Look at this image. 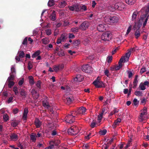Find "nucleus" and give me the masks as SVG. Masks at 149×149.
<instances>
[{
  "label": "nucleus",
  "instance_id": "12",
  "mask_svg": "<svg viewBox=\"0 0 149 149\" xmlns=\"http://www.w3.org/2000/svg\"><path fill=\"white\" fill-rule=\"evenodd\" d=\"M56 15L55 11L54 10H53L52 11L51 14L49 17V18L51 20L53 21H54L56 19Z\"/></svg>",
  "mask_w": 149,
  "mask_h": 149
},
{
  "label": "nucleus",
  "instance_id": "55",
  "mask_svg": "<svg viewBox=\"0 0 149 149\" xmlns=\"http://www.w3.org/2000/svg\"><path fill=\"white\" fill-rule=\"evenodd\" d=\"M33 67L32 62L31 61H29L28 64V68L29 70L31 69Z\"/></svg>",
  "mask_w": 149,
  "mask_h": 149
},
{
  "label": "nucleus",
  "instance_id": "47",
  "mask_svg": "<svg viewBox=\"0 0 149 149\" xmlns=\"http://www.w3.org/2000/svg\"><path fill=\"white\" fill-rule=\"evenodd\" d=\"M138 13L136 12H134L132 16V21L135 19Z\"/></svg>",
  "mask_w": 149,
  "mask_h": 149
},
{
  "label": "nucleus",
  "instance_id": "20",
  "mask_svg": "<svg viewBox=\"0 0 149 149\" xmlns=\"http://www.w3.org/2000/svg\"><path fill=\"white\" fill-rule=\"evenodd\" d=\"M36 135L34 133H32L30 135L31 140L33 142H35L36 140Z\"/></svg>",
  "mask_w": 149,
  "mask_h": 149
},
{
  "label": "nucleus",
  "instance_id": "24",
  "mask_svg": "<svg viewBox=\"0 0 149 149\" xmlns=\"http://www.w3.org/2000/svg\"><path fill=\"white\" fill-rule=\"evenodd\" d=\"M70 114L74 118L76 117L77 116L79 115L77 110H74L71 111Z\"/></svg>",
  "mask_w": 149,
  "mask_h": 149
},
{
  "label": "nucleus",
  "instance_id": "60",
  "mask_svg": "<svg viewBox=\"0 0 149 149\" xmlns=\"http://www.w3.org/2000/svg\"><path fill=\"white\" fill-rule=\"evenodd\" d=\"M102 25L101 24H99L97 27V30L100 32H102V28L101 26Z\"/></svg>",
  "mask_w": 149,
  "mask_h": 149
},
{
  "label": "nucleus",
  "instance_id": "9",
  "mask_svg": "<svg viewBox=\"0 0 149 149\" xmlns=\"http://www.w3.org/2000/svg\"><path fill=\"white\" fill-rule=\"evenodd\" d=\"M89 26V23L86 22L82 23L79 26L80 29L82 30H86Z\"/></svg>",
  "mask_w": 149,
  "mask_h": 149
},
{
  "label": "nucleus",
  "instance_id": "25",
  "mask_svg": "<svg viewBox=\"0 0 149 149\" xmlns=\"http://www.w3.org/2000/svg\"><path fill=\"white\" fill-rule=\"evenodd\" d=\"M125 3L130 5H132L135 2V0H125Z\"/></svg>",
  "mask_w": 149,
  "mask_h": 149
},
{
  "label": "nucleus",
  "instance_id": "22",
  "mask_svg": "<svg viewBox=\"0 0 149 149\" xmlns=\"http://www.w3.org/2000/svg\"><path fill=\"white\" fill-rule=\"evenodd\" d=\"M27 93L26 92L25 90L23 89H22L20 91V95L23 96L24 98L26 97Z\"/></svg>",
  "mask_w": 149,
  "mask_h": 149
},
{
  "label": "nucleus",
  "instance_id": "35",
  "mask_svg": "<svg viewBox=\"0 0 149 149\" xmlns=\"http://www.w3.org/2000/svg\"><path fill=\"white\" fill-rule=\"evenodd\" d=\"M141 26V25L139 24H136L135 23L134 25L133 26V29L134 30H136V29H139L140 28Z\"/></svg>",
  "mask_w": 149,
  "mask_h": 149
},
{
  "label": "nucleus",
  "instance_id": "36",
  "mask_svg": "<svg viewBox=\"0 0 149 149\" xmlns=\"http://www.w3.org/2000/svg\"><path fill=\"white\" fill-rule=\"evenodd\" d=\"M74 11L78 12L80 11V6L78 4L74 5Z\"/></svg>",
  "mask_w": 149,
  "mask_h": 149
},
{
  "label": "nucleus",
  "instance_id": "53",
  "mask_svg": "<svg viewBox=\"0 0 149 149\" xmlns=\"http://www.w3.org/2000/svg\"><path fill=\"white\" fill-rule=\"evenodd\" d=\"M11 72L10 74H12L15 75L16 74V71L15 68L12 67L11 68Z\"/></svg>",
  "mask_w": 149,
  "mask_h": 149
},
{
  "label": "nucleus",
  "instance_id": "54",
  "mask_svg": "<svg viewBox=\"0 0 149 149\" xmlns=\"http://www.w3.org/2000/svg\"><path fill=\"white\" fill-rule=\"evenodd\" d=\"M104 73L105 75L107 77H109V76L110 75L109 71L107 69H106L104 70Z\"/></svg>",
  "mask_w": 149,
  "mask_h": 149
},
{
  "label": "nucleus",
  "instance_id": "64",
  "mask_svg": "<svg viewBox=\"0 0 149 149\" xmlns=\"http://www.w3.org/2000/svg\"><path fill=\"white\" fill-rule=\"evenodd\" d=\"M53 68L54 70L56 72L58 71L59 70L58 65H54Z\"/></svg>",
  "mask_w": 149,
  "mask_h": 149
},
{
  "label": "nucleus",
  "instance_id": "57",
  "mask_svg": "<svg viewBox=\"0 0 149 149\" xmlns=\"http://www.w3.org/2000/svg\"><path fill=\"white\" fill-rule=\"evenodd\" d=\"M131 54L130 52H129V51H128V52H127L126 54L125 58H126V59L127 61L128 60V59L131 55Z\"/></svg>",
  "mask_w": 149,
  "mask_h": 149
},
{
  "label": "nucleus",
  "instance_id": "51",
  "mask_svg": "<svg viewBox=\"0 0 149 149\" xmlns=\"http://www.w3.org/2000/svg\"><path fill=\"white\" fill-rule=\"evenodd\" d=\"M80 10H82V11H85L87 10L86 6L85 5H83L82 6H80Z\"/></svg>",
  "mask_w": 149,
  "mask_h": 149
},
{
  "label": "nucleus",
  "instance_id": "38",
  "mask_svg": "<svg viewBox=\"0 0 149 149\" xmlns=\"http://www.w3.org/2000/svg\"><path fill=\"white\" fill-rule=\"evenodd\" d=\"M135 95L137 96H142V91H136L134 92Z\"/></svg>",
  "mask_w": 149,
  "mask_h": 149
},
{
  "label": "nucleus",
  "instance_id": "27",
  "mask_svg": "<svg viewBox=\"0 0 149 149\" xmlns=\"http://www.w3.org/2000/svg\"><path fill=\"white\" fill-rule=\"evenodd\" d=\"M108 9L109 11L111 12L114 11L116 10V8L115 7V5H114V6H109L108 7Z\"/></svg>",
  "mask_w": 149,
  "mask_h": 149
},
{
  "label": "nucleus",
  "instance_id": "52",
  "mask_svg": "<svg viewBox=\"0 0 149 149\" xmlns=\"http://www.w3.org/2000/svg\"><path fill=\"white\" fill-rule=\"evenodd\" d=\"M145 11V14L146 15H149L148 13H149V6H147L145 9H143V10H144ZM143 10V9H142V10Z\"/></svg>",
  "mask_w": 149,
  "mask_h": 149
},
{
  "label": "nucleus",
  "instance_id": "46",
  "mask_svg": "<svg viewBox=\"0 0 149 149\" xmlns=\"http://www.w3.org/2000/svg\"><path fill=\"white\" fill-rule=\"evenodd\" d=\"M3 118L5 121H7L8 120L9 117L7 114L5 113L3 115Z\"/></svg>",
  "mask_w": 149,
  "mask_h": 149
},
{
  "label": "nucleus",
  "instance_id": "39",
  "mask_svg": "<svg viewBox=\"0 0 149 149\" xmlns=\"http://www.w3.org/2000/svg\"><path fill=\"white\" fill-rule=\"evenodd\" d=\"M139 88H140L141 90L142 91H144L146 89V86L142 82L140 84Z\"/></svg>",
  "mask_w": 149,
  "mask_h": 149
},
{
  "label": "nucleus",
  "instance_id": "21",
  "mask_svg": "<svg viewBox=\"0 0 149 149\" xmlns=\"http://www.w3.org/2000/svg\"><path fill=\"white\" fill-rule=\"evenodd\" d=\"M102 111L97 116V122L100 123L101 122L102 119Z\"/></svg>",
  "mask_w": 149,
  "mask_h": 149
},
{
  "label": "nucleus",
  "instance_id": "10",
  "mask_svg": "<svg viewBox=\"0 0 149 149\" xmlns=\"http://www.w3.org/2000/svg\"><path fill=\"white\" fill-rule=\"evenodd\" d=\"M118 18L116 16H110V24L112 23H116L118 22Z\"/></svg>",
  "mask_w": 149,
  "mask_h": 149
},
{
  "label": "nucleus",
  "instance_id": "33",
  "mask_svg": "<svg viewBox=\"0 0 149 149\" xmlns=\"http://www.w3.org/2000/svg\"><path fill=\"white\" fill-rule=\"evenodd\" d=\"M19 56V57L21 58H23L25 56V54L24 52L20 51L18 52V53Z\"/></svg>",
  "mask_w": 149,
  "mask_h": 149
},
{
  "label": "nucleus",
  "instance_id": "11",
  "mask_svg": "<svg viewBox=\"0 0 149 149\" xmlns=\"http://www.w3.org/2000/svg\"><path fill=\"white\" fill-rule=\"evenodd\" d=\"M9 136L11 140L16 141L18 139V136L15 133H12L9 135Z\"/></svg>",
  "mask_w": 149,
  "mask_h": 149
},
{
  "label": "nucleus",
  "instance_id": "49",
  "mask_svg": "<svg viewBox=\"0 0 149 149\" xmlns=\"http://www.w3.org/2000/svg\"><path fill=\"white\" fill-rule=\"evenodd\" d=\"M127 61L126 59V58H125L124 56H122L119 62L122 63L123 62H125V61Z\"/></svg>",
  "mask_w": 149,
  "mask_h": 149
},
{
  "label": "nucleus",
  "instance_id": "56",
  "mask_svg": "<svg viewBox=\"0 0 149 149\" xmlns=\"http://www.w3.org/2000/svg\"><path fill=\"white\" fill-rule=\"evenodd\" d=\"M13 91L14 92L15 95H17L18 93V88L17 87L14 86L13 88Z\"/></svg>",
  "mask_w": 149,
  "mask_h": 149
},
{
  "label": "nucleus",
  "instance_id": "40",
  "mask_svg": "<svg viewBox=\"0 0 149 149\" xmlns=\"http://www.w3.org/2000/svg\"><path fill=\"white\" fill-rule=\"evenodd\" d=\"M54 141H51L49 142V144L50 145L48 146V148L51 149H52L54 148Z\"/></svg>",
  "mask_w": 149,
  "mask_h": 149
},
{
  "label": "nucleus",
  "instance_id": "3",
  "mask_svg": "<svg viewBox=\"0 0 149 149\" xmlns=\"http://www.w3.org/2000/svg\"><path fill=\"white\" fill-rule=\"evenodd\" d=\"M101 79L100 77H98L97 79L94 81L93 84L97 88H101L102 87V82L100 81Z\"/></svg>",
  "mask_w": 149,
  "mask_h": 149
},
{
  "label": "nucleus",
  "instance_id": "4",
  "mask_svg": "<svg viewBox=\"0 0 149 149\" xmlns=\"http://www.w3.org/2000/svg\"><path fill=\"white\" fill-rule=\"evenodd\" d=\"M149 15H147L145 14H144L141 16L140 20L143 22L144 21L143 24V27H145L146 25L147 22L149 18Z\"/></svg>",
  "mask_w": 149,
  "mask_h": 149
},
{
  "label": "nucleus",
  "instance_id": "26",
  "mask_svg": "<svg viewBox=\"0 0 149 149\" xmlns=\"http://www.w3.org/2000/svg\"><path fill=\"white\" fill-rule=\"evenodd\" d=\"M59 38L61 40L62 42H64L67 39V38L65 34H61Z\"/></svg>",
  "mask_w": 149,
  "mask_h": 149
},
{
  "label": "nucleus",
  "instance_id": "48",
  "mask_svg": "<svg viewBox=\"0 0 149 149\" xmlns=\"http://www.w3.org/2000/svg\"><path fill=\"white\" fill-rule=\"evenodd\" d=\"M41 82L40 80L38 81L36 83V86L39 89L41 88Z\"/></svg>",
  "mask_w": 149,
  "mask_h": 149
},
{
  "label": "nucleus",
  "instance_id": "30",
  "mask_svg": "<svg viewBox=\"0 0 149 149\" xmlns=\"http://www.w3.org/2000/svg\"><path fill=\"white\" fill-rule=\"evenodd\" d=\"M113 139H111L109 140L108 142H107V143H105L104 144L106 145V146L105 147L104 149H107L109 147V145H110L111 143L113 141Z\"/></svg>",
  "mask_w": 149,
  "mask_h": 149
},
{
  "label": "nucleus",
  "instance_id": "50",
  "mask_svg": "<svg viewBox=\"0 0 149 149\" xmlns=\"http://www.w3.org/2000/svg\"><path fill=\"white\" fill-rule=\"evenodd\" d=\"M133 102L134 105L136 106L139 104V101H138L135 98L133 100Z\"/></svg>",
  "mask_w": 149,
  "mask_h": 149
},
{
  "label": "nucleus",
  "instance_id": "31",
  "mask_svg": "<svg viewBox=\"0 0 149 149\" xmlns=\"http://www.w3.org/2000/svg\"><path fill=\"white\" fill-rule=\"evenodd\" d=\"M40 52H41L40 50H38L36 51V52L33 54L32 55V58L36 57V56H38L40 54Z\"/></svg>",
  "mask_w": 149,
  "mask_h": 149
},
{
  "label": "nucleus",
  "instance_id": "6",
  "mask_svg": "<svg viewBox=\"0 0 149 149\" xmlns=\"http://www.w3.org/2000/svg\"><path fill=\"white\" fill-rule=\"evenodd\" d=\"M74 118L70 114H68L65 118V120L67 123H72L74 121Z\"/></svg>",
  "mask_w": 149,
  "mask_h": 149
},
{
  "label": "nucleus",
  "instance_id": "16",
  "mask_svg": "<svg viewBox=\"0 0 149 149\" xmlns=\"http://www.w3.org/2000/svg\"><path fill=\"white\" fill-rule=\"evenodd\" d=\"M28 113V109L27 108H25L24 110L23 113L22 118L24 120H26L27 119V115Z\"/></svg>",
  "mask_w": 149,
  "mask_h": 149
},
{
  "label": "nucleus",
  "instance_id": "42",
  "mask_svg": "<svg viewBox=\"0 0 149 149\" xmlns=\"http://www.w3.org/2000/svg\"><path fill=\"white\" fill-rule=\"evenodd\" d=\"M57 54L59 56H64L65 55L64 51L63 50H61L60 51H59L58 52Z\"/></svg>",
  "mask_w": 149,
  "mask_h": 149
},
{
  "label": "nucleus",
  "instance_id": "61",
  "mask_svg": "<svg viewBox=\"0 0 149 149\" xmlns=\"http://www.w3.org/2000/svg\"><path fill=\"white\" fill-rule=\"evenodd\" d=\"M43 105L44 107H46L47 108H48L50 107V105L46 102H43Z\"/></svg>",
  "mask_w": 149,
  "mask_h": 149
},
{
  "label": "nucleus",
  "instance_id": "45",
  "mask_svg": "<svg viewBox=\"0 0 149 149\" xmlns=\"http://www.w3.org/2000/svg\"><path fill=\"white\" fill-rule=\"evenodd\" d=\"M112 59V56H108L107 58V61L109 63H110L111 62Z\"/></svg>",
  "mask_w": 149,
  "mask_h": 149
},
{
  "label": "nucleus",
  "instance_id": "32",
  "mask_svg": "<svg viewBox=\"0 0 149 149\" xmlns=\"http://www.w3.org/2000/svg\"><path fill=\"white\" fill-rule=\"evenodd\" d=\"M134 35L136 39H137L140 36V33L139 29H136L134 33Z\"/></svg>",
  "mask_w": 149,
  "mask_h": 149
},
{
  "label": "nucleus",
  "instance_id": "2",
  "mask_svg": "<svg viewBox=\"0 0 149 149\" xmlns=\"http://www.w3.org/2000/svg\"><path fill=\"white\" fill-rule=\"evenodd\" d=\"M103 36L104 37V39H103V41H110L112 37V34L109 31L105 32H103Z\"/></svg>",
  "mask_w": 149,
  "mask_h": 149
},
{
  "label": "nucleus",
  "instance_id": "28",
  "mask_svg": "<svg viewBox=\"0 0 149 149\" xmlns=\"http://www.w3.org/2000/svg\"><path fill=\"white\" fill-rule=\"evenodd\" d=\"M29 84L31 85H33L34 84V78L32 76H30L29 77Z\"/></svg>",
  "mask_w": 149,
  "mask_h": 149
},
{
  "label": "nucleus",
  "instance_id": "1",
  "mask_svg": "<svg viewBox=\"0 0 149 149\" xmlns=\"http://www.w3.org/2000/svg\"><path fill=\"white\" fill-rule=\"evenodd\" d=\"M79 131L77 127L72 126L69 128L67 131L68 134L71 135H76L79 132Z\"/></svg>",
  "mask_w": 149,
  "mask_h": 149
},
{
  "label": "nucleus",
  "instance_id": "43",
  "mask_svg": "<svg viewBox=\"0 0 149 149\" xmlns=\"http://www.w3.org/2000/svg\"><path fill=\"white\" fill-rule=\"evenodd\" d=\"M80 43V41L79 40H74L73 44L75 46H78Z\"/></svg>",
  "mask_w": 149,
  "mask_h": 149
},
{
  "label": "nucleus",
  "instance_id": "14",
  "mask_svg": "<svg viewBox=\"0 0 149 149\" xmlns=\"http://www.w3.org/2000/svg\"><path fill=\"white\" fill-rule=\"evenodd\" d=\"M138 77V75H136L134 78V81L133 82V86L132 87V88H135L137 86V84L138 82V81L137 80Z\"/></svg>",
  "mask_w": 149,
  "mask_h": 149
},
{
  "label": "nucleus",
  "instance_id": "7",
  "mask_svg": "<svg viewBox=\"0 0 149 149\" xmlns=\"http://www.w3.org/2000/svg\"><path fill=\"white\" fill-rule=\"evenodd\" d=\"M81 69L83 72L88 73H90L92 70L91 67L88 65H83L82 66Z\"/></svg>",
  "mask_w": 149,
  "mask_h": 149
},
{
  "label": "nucleus",
  "instance_id": "29",
  "mask_svg": "<svg viewBox=\"0 0 149 149\" xmlns=\"http://www.w3.org/2000/svg\"><path fill=\"white\" fill-rule=\"evenodd\" d=\"M19 122L16 120H15L11 123V125L13 127H16L18 124Z\"/></svg>",
  "mask_w": 149,
  "mask_h": 149
},
{
  "label": "nucleus",
  "instance_id": "41",
  "mask_svg": "<svg viewBox=\"0 0 149 149\" xmlns=\"http://www.w3.org/2000/svg\"><path fill=\"white\" fill-rule=\"evenodd\" d=\"M146 109H144L140 113V118L141 119L143 118V115H146Z\"/></svg>",
  "mask_w": 149,
  "mask_h": 149
},
{
  "label": "nucleus",
  "instance_id": "59",
  "mask_svg": "<svg viewBox=\"0 0 149 149\" xmlns=\"http://www.w3.org/2000/svg\"><path fill=\"white\" fill-rule=\"evenodd\" d=\"M96 124V122L95 121H94V120H93V122H92L91 123V124L90 125L91 127V128H94L95 127Z\"/></svg>",
  "mask_w": 149,
  "mask_h": 149
},
{
  "label": "nucleus",
  "instance_id": "23",
  "mask_svg": "<svg viewBox=\"0 0 149 149\" xmlns=\"http://www.w3.org/2000/svg\"><path fill=\"white\" fill-rule=\"evenodd\" d=\"M15 75L12 74H10V76L7 80V81H13L15 78Z\"/></svg>",
  "mask_w": 149,
  "mask_h": 149
},
{
  "label": "nucleus",
  "instance_id": "58",
  "mask_svg": "<svg viewBox=\"0 0 149 149\" xmlns=\"http://www.w3.org/2000/svg\"><path fill=\"white\" fill-rule=\"evenodd\" d=\"M24 81V78H22L18 82V84L20 86H22L23 84Z\"/></svg>",
  "mask_w": 149,
  "mask_h": 149
},
{
  "label": "nucleus",
  "instance_id": "19",
  "mask_svg": "<svg viewBox=\"0 0 149 149\" xmlns=\"http://www.w3.org/2000/svg\"><path fill=\"white\" fill-rule=\"evenodd\" d=\"M72 98L70 97H67L64 100L65 102L68 104H69L72 102Z\"/></svg>",
  "mask_w": 149,
  "mask_h": 149
},
{
  "label": "nucleus",
  "instance_id": "15",
  "mask_svg": "<svg viewBox=\"0 0 149 149\" xmlns=\"http://www.w3.org/2000/svg\"><path fill=\"white\" fill-rule=\"evenodd\" d=\"M41 122L40 120L37 118L35 119L34 123L37 128L40 127L42 125Z\"/></svg>",
  "mask_w": 149,
  "mask_h": 149
},
{
  "label": "nucleus",
  "instance_id": "8",
  "mask_svg": "<svg viewBox=\"0 0 149 149\" xmlns=\"http://www.w3.org/2000/svg\"><path fill=\"white\" fill-rule=\"evenodd\" d=\"M115 7L116 10L121 11L123 10L125 8V5L123 3H116Z\"/></svg>",
  "mask_w": 149,
  "mask_h": 149
},
{
  "label": "nucleus",
  "instance_id": "62",
  "mask_svg": "<svg viewBox=\"0 0 149 149\" xmlns=\"http://www.w3.org/2000/svg\"><path fill=\"white\" fill-rule=\"evenodd\" d=\"M127 74H128V77L129 78H131L133 76V73L131 71H128Z\"/></svg>",
  "mask_w": 149,
  "mask_h": 149
},
{
  "label": "nucleus",
  "instance_id": "44",
  "mask_svg": "<svg viewBox=\"0 0 149 149\" xmlns=\"http://www.w3.org/2000/svg\"><path fill=\"white\" fill-rule=\"evenodd\" d=\"M8 83V87L9 88H11L15 84V82L13 81H7Z\"/></svg>",
  "mask_w": 149,
  "mask_h": 149
},
{
  "label": "nucleus",
  "instance_id": "34",
  "mask_svg": "<svg viewBox=\"0 0 149 149\" xmlns=\"http://www.w3.org/2000/svg\"><path fill=\"white\" fill-rule=\"evenodd\" d=\"M80 29L79 27H76L72 28L71 29V31L72 32L75 33L78 32L79 30Z\"/></svg>",
  "mask_w": 149,
  "mask_h": 149
},
{
  "label": "nucleus",
  "instance_id": "13",
  "mask_svg": "<svg viewBox=\"0 0 149 149\" xmlns=\"http://www.w3.org/2000/svg\"><path fill=\"white\" fill-rule=\"evenodd\" d=\"M77 110L79 115L84 113L86 111V109L84 107H81L78 109Z\"/></svg>",
  "mask_w": 149,
  "mask_h": 149
},
{
  "label": "nucleus",
  "instance_id": "17",
  "mask_svg": "<svg viewBox=\"0 0 149 149\" xmlns=\"http://www.w3.org/2000/svg\"><path fill=\"white\" fill-rule=\"evenodd\" d=\"M83 78L82 76L80 75H77L76 76V77L74 78V80L75 81H77L78 82H80L83 80Z\"/></svg>",
  "mask_w": 149,
  "mask_h": 149
},
{
  "label": "nucleus",
  "instance_id": "18",
  "mask_svg": "<svg viewBox=\"0 0 149 149\" xmlns=\"http://www.w3.org/2000/svg\"><path fill=\"white\" fill-rule=\"evenodd\" d=\"M67 5L65 1H61L58 4V6L60 8H63L65 7Z\"/></svg>",
  "mask_w": 149,
  "mask_h": 149
},
{
  "label": "nucleus",
  "instance_id": "37",
  "mask_svg": "<svg viewBox=\"0 0 149 149\" xmlns=\"http://www.w3.org/2000/svg\"><path fill=\"white\" fill-rule=\"evenodd\" d=\"M54 5V0H49L48 3V6L51 7L53 6Z\"/></svg>",
  "mask_w": 149,
  "mask_h": 149
},
{
  "label": "nucleus",
  "instance_id": "63",
  "mask_svg": "<svg viewBox=\"0 0 149 149\" xmlns=\"http://www.w3.org/2000/svg\"><path fill=\"white\" fill-rule=\"evenodd\" d=\"M46 32L47 35L49 36L51 34V30L49 29H47L46 30Z\"/></svg>",
  "mask_w": 149,
  "mask_h": 149
},
{
  "label": "nucleus",
  "instance_id": "5",
  "mask_svg": "<svg viewBox=\"0 0 149 149\" xmlns=\"http://www.w3.org/2000/svg\"><path fill=\"white\" fill-rule=\"evenodd\" d=\"M104 13V14H103V18H104L103 20L107 24H110V13Z\"/></svg>",
  "mask_w": 149,
  "mask_h": 149
}]
</instances>
